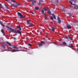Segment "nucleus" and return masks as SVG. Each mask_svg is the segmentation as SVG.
<instances>
[{
    "label": "nucleus",
    "mask_w": 78,
    "mask_h": 78,
    "mask_svg": "<svg viewBox=\"0 0 78 78\" xmlns=\"http://www.w3.org/2000/svg\"><path fill=\"white\" fill-rule=\"evenodd\" d=\"M6 27L7 28H8V29H9V30H11L12 31V32H13V33H20V30H15L14 29H13L11 28H10L8 26H6Z\"/></svg>",
    "instance_id": "f257e3e1"
},
{
    "label": "nucleus",
    "mask_w": 78,
    "mask_h": 78,
    "mask_svg": "<svg viewBox=\"0 0 78 78\" xmlns=\"http://www.w3.org/2000/svg\"><path fill=\"white\" fill-rule=\"evenodd\" d=\"M29 2H32V5H34V3H36V1L35 0H29Z\"/></svg>",
    "instance_id": "f03ea898"
},
{
    "label": "nucleus",
    "mask_w": 78,
    "mask_h": 78,
    "mask_svg": "<svg viewBox=\"0 0 78 78\" xmlns=\"http://www.w3.org/2000/svg\"><path fill=\"white\" fill-rule=\"evenodd\" d=\"M57 20H58V23H61V19L58 16L57 17Z\"/></svg>",
    "instance_id": "7ed1b4c3"
},
{
    "label": "nucleus",
    "mask_w": 78,
    "mask_h": 78,
    "mask_svg": "<svg viewBox=\"0 0 78 78\" xmlns=\"http://www.w3.org/2000/svg\"><path fill=\"white\" fill-rule=\"evenodd\" d=\"M66 27L68 29H71V28H72V27H71V26L69 25H66Z\"/></svg>",
    "instance_id": "20e7f679"
},
{
    "label": "nucleus",
    "mask_w": 78,
    "mask_h": 78,
    "mask_svg": "<svg viewBox=\"0 0 78 78\" xmlns=\"http://www.w3.org/2000/svg\"><path fill=\"white\" fill-rule=\"evenodd\" d=\"M20 17L21 18H24L25 17V16H23V15H22L21 13H20Z\"/></svg>",
    "instance_id": "39448f33"
},
{
    "label": "nucleus",
    "mask_w": 78,
    "mask_h": 78,
    "mask_svg": "<svg viewBox=\"0 0 78 78\" xmlns=\"http://www.w3.org/2000/svg\"><path fill=\"white\" fill-rule=\"evenodd\" d=\"M74 9H78V5L75 6L74 8Z\"/></svg>",
    "instance_id": "423d86ee"
},
{
    "label": "nucleus",
    "mask_w": 78,
    "mask_h": 78,
    "mask_svg": "<svg viewBox=\"0 0 78 78\" xmlns=\"http://www.w3.org/2000/svg\"><path fill=\"white\" fill-rule=\"evenodd\" d=\"M11 6L13 7H17V5H16L15 4H12Z\"/></svg>",
    "instance_id": "0eeeda50"
},
{
    "label": "nucleus",
    "mask_w": 78,
    "mask_h": 78,
    "mask_svg": "<svg viewBox=\"0 0 78 78\" xmlns=\"http://www.w3.org/2000/svg\"><path fill=\"white\" fill-rule=\"evenodd\" d=\"M11 51H12L13 52H16V51H18V50H13Z\"/></svg>",
    "instance_id": "6e6552de"
},
{
    "label": "nucleus",
    "mask_w": 78,
    "mask_h": 78,
    "mask_svg": "<svg viewBox=\"0 0 78 78\" xmlns=\"http://www.w3.org/2000/svg\"><path fill=\"white\" fill-rule=\"evenodd\" d=\"M2 44L3 47H4V46H6V44L4 43H2Z\"/></svg>",
    "instance_id": "1a4fd4ad"
},
{
    "label": "nucleus",
    "mask_w": 78,
    "mask_h": 78,
    "mask_svg": "<svg viewBox=\"0 0 78 78\" xmlns=\"http://www.w3.org/2000/svg\"><path fill=\"white\" fill-rule=\"evenodd\" d=\"M51 28L52 30L53 31H54L55 30V29H56L55 27H51Z\"/></svg>",
    "instance_id": "9d476101"
},
{
    "label": "nucleus",
    "mask_w": 78,
    "mask_h": 78,
    "mask_svg": "<svg viewBox=\"0 0 78 78\" xmlns=\"http://www.w3.org/2000/svg\"><path fill=\"white\" fill-rule=\"evenodd\" d=\"M12 48H15L16 49H17L19 48L16 47L15 46H12Z\"/></svg>",
    "instance_id": "9b49d317"
},
{
    "label": "nucleus",
    "mask_w": 78,
    "mask_h": 78,
    "mask_svg": "<svg viewBox=\"0 0 78 78\" xmlns=\"http://www.w3.org/2000/svg\"><path fill=\"white\" fill-rule=\"evenodd\" d=\"M0 23L1 25H2L3 27H5V26H4V25H3L2 22V21H0Z\"/></svg>",
    "instance_id": "f8f14e48"
},
{
    "label": "nucleus",
    "mask_w": 78,
    "mask_h": 78,
    "mask_svg": "<svg viewBox=\"0 0 78 78\" xmlns=\"http://www.w3.org/2000/svg\"><path fill=\"white\" fill-rule=\"evenodd\" d=\"M69 2L71 5H74V6L75 5V4H72V1H70Z\"/></svg>",
    "instance_id": "ddd939ff"
},
{
    "label": "nucleus",
    "mask_w": 78,
    "mask_h": 78,
    "mask_svg": "<svg viewBox=\"0 0 78 78\" xmlns=\"http://www.w3.org/2000/svg\"><path fill=\"white\" fill-rule=\"evenodd\" d=\"M1 31L2 33V34H4V30H3V29H2Z\"/></svg>",
    "instance_id": "4468645a"
},
{
    "label": "nucleus",
    "mask_w": 78,
    "mask_h": 78,
    "mask_svg": "<svg viewBox=\"0 0 78 78\" xmlns=\"http://www.w3.org/2000/svg\"><path fill=\"white\" fill-rule=\"evenodd\" d=\"M6 43H7V44H9V46H11V44L9 42H6Z\"/></svg>",
    "instance_id": "2eb2a0df"
},
{
    "label": "nucleus",
    "mask_w": 78,
    "mask_h": 78,
    "mask_svg": "<svg viewBox=\"0 0 78 78\" xmlns=\"http://www.w3.org/2000/svg\"><path fill=\"white\" fill-rule=\"evenodd\" d=\"M41 13L44 14V9H42L41 10Z\"/></svg>",
    "instance_id": "dca6fc26"
},
{
    "label": "nucleus",
    "mask_w": 78,
    "mask_h": 78,
    "mask_svg": "<svg viewBox=\"0 0 78 78\" xmlns=\"http://www.w3.org/2000/svg\"><path fill=\"white\" fill-rule=\"evenodd\" d=\"M73 23L74 24V25H76V21L75 20L74 21V22Z\"/></svg>",
    "instance_id": "f3484780"
},
{
    "label": "nucleus",
    "mask_w": 78,
    "mask_h": 78,
    "mask_svg": "<svg viewBox=\"0 0 78 78\" xmlns=\"http://www.w3.org/2000/svg\"><path fill=\"white\" fill-rule=\"evenodd\" d=\"M41 44H44V45L45 44V42L44 41H41Z\"/></svg>",
    "instance_id": "a211bd4d"
},
{
    "label": "nucleus",
    "mask_w": 78,
    "mask_h": 78,
    "mask_svg": "<svg viewBox=\"0 0 78 78\" xmlns=\"http://www.w3.org/2000/svg\"><path fill=\"white\" fill-rule=\"evenodd\" d=\"M67 47H70L71 48V47H73V45H69L67 46Z\"/></svg>",
    "instance_id": "6ab92c4d"
},
{
    "label": "nucleus",
    "mask_w": 78,
    "mask_h": 78,
    "mask_svg": "<svg viewBox=\"0 0 78 78\" xmlns=\"http://www.w3.org/2000/svg\"><path fill=\"white\" fill-rule=\"evenodd\" d=\"M39 47H41L42 46H43L42 44V43H40L39 44Z\"/></svg>",
    "instance_id": "aec40b11"
},
{
    "label": "nucleus",
    "mask_w": 78,
    "mask_h": 78,
    "mask_svg": "<svg viewBox=\"0 0 78 78\" xmlns=\"http://www.w3.org/2000/svg\"><path fill=\"white\" fill-rule=\"evenodd\" d=\"M35 9H36V10H38V9H39V7H35Z\"/></svg>",
    "instance_id": "412c9836"
},
{
    "label": "nucleus",
    "mask_w": 78,
    "mask_h": 78,
    "mask_svg": "<svg viewBox=\"0 0 78 78\" xmlns=\"http://www.w3.org/2000/svg\"><path fill=\"white\" fill-rule=\"evenodd\" d=\"M4 5H5V6L6 7V8H7V9H8L9 8V7H8V6H7V5H6V4H5Z\"/></svg>",
    "instance_id": "4be33fe9"
},
{
    "label": "nucleus",
    "mask_w": 78,
    "mask_h": 78,
    "mask_svg": "<svg viewBox=\"0 0 78 78\" xmlns=\"http://www.w3.org/2000/svg\"><path fill=\"white\" fill-rule=\"evenodd\" d=\"M67 14H69V16H72V14H71V13H67Z\"/></svg>",
    "instance_id": "5701e85b"
},
{
    "label": "nucleus",
    "mask_w": 78,
    "mask_h": 78,
    "mask_svg": "<svg viewBox=\"0 0 78 78\" xmlns=\"http://www.w3.org/2000/svg\"><path fill=\"white\" fill-rule=\"evenodd\" d=\"M68 39H69V40H70L71 41L73 40V39H72V37H69V38Z\"/></svg>",
    "instance_id": "b1692460"
},
{
    "label": "nucleus",
    "mask_w": 78,
    "mask_h": 78,
    "mask_svg": "<svg viewBox=\"0 0 78 78\" xmlns=\"http://www.w3.org/2000/svg\"><path fill=\"white\" fill-rule=\"evenodd\" d=\"M72 2H74V3H76V0H71Z\"/></svg>",
    "instance_id": "393cba45"
},
{
    "label": "nucleus",
    "mask_w": 78,
    "mask_h": 78,
    "mask_svg": "<svg viewBox=\"0 0 78 78\" xmlns=\"http://www.w3.org/2000/svg\"><path fill=\"white\" fill-rule=\"evenodd\" d=\"M27 23L28 25H29V24H30V21L29 20L27 21Z\"/></svg>",
    "instance_id": "a878e982"
},
{
    "label": "nucleus",
    "mask_w": 78,
    "mask_h": 78,
    "mask_svg": "<svg viewBox=\"0 0 78 78\" xmlns=\"http://www.w3.org/2000/svg\"><path fill=\"white\" fill-rule=\"evenodd\" d=\"M43 10L44 9V11H47V10H46V8L45 7H43Z\"/></svg>",
    "instance_id": "bb28decb"
},
{
    "label": "nucleus",
    "mask_w": 78,
    "mask_h": 78,
    "mask_svg": "<svg viewBox=\"0 0 78 78\" xmlns=\"http://www.w3.org/2000/svg\"><path fill=\"white\" fill-rule=\"evenodd\" d=\"M62 44H63V45H66V44H66V43L65 42H63L62 43Z\"/></svg>",
    "instance_id": "cd10ccee"
},
{
    "label": "nucleus",
    "mask_w": 78,
    "mask_h": 78,
    "mask_svg": "<svg viewBox=\"0 0 78 78\" xmlns=\"http://www.w3.org/2000/svg\"><path fill=\"white\" fill-rule=\"evenodd\" d=\"M48 14H51V12L49 10L48 11Z\"/></svg>",
    "instance_id": "c85d7f7f"
},
{
    "label": "nucleus",
    "mask_w": 78,
    "mask_h": 78,
    "mask_svg": "<svg viewBox=\"0 0 78 78\" xmlns=\"http://www.w3.org/2000/svg\"><path fill=\"white\" fill-rule=\"evenodd\" d=\"M11 2H13L14 3H16V1L14 0H11Z\"/></svg>",
    "instance_id": "c756f323"
},
{
    "label": "nucleus",
    "mask_w": 78,
    "mask_h": 78,
    "mask_svg": "<svg viewBox=\"0 0 78 78\" xmlns=\"http://www.w3.org/2000/svg\"><path fill=\"white\" fill-rule=\"evenodd\" d=\"M0 8H3V6H2V5L1 4L0 5Z\"/></svg>",
    "instance_id": "7c9ffc66"
},
{
    "label": "nucleus",
    "mask_w": 78,
    "mask_h": 78,
    "mask_svg": "<svg viewBox=\"0 0 78 78\" xmlns=\"http://www.w3.org/2000/svg\"><path fill=\"white\" fill-rule=\"evenodd\" d=\"M39 2H43V0H39Z\"/></svg>",
    "instance_id": "2f4dec72"
},
{
    "label": "nucleus",
    "mask_w": 78,
    "mask_h": 78,
    "mask_svg": "<svg viewBox=\"0 0 78 78\" xmlns=\"http://www.w3.org/2000/svg\"><path fill=\"white\" fill-rule=\"evenodd\" d=\"M27 45H29V46H31L32 44L30 43H28L27 44Z\"/></svg>",
    "instance_id": "473e14b6"
},
{
    "label": "nucleus",
    "mask_w": 78,
    "mask_h": 78,
    "mask_svg": "<svg viewBox=\"0 0 78 78\" xmlns=\"http://www.w3.org/2000/svg\"><path fill=\"white\" fill-rule=\"evenodd\" d=\"M44 19L45 20H46V19H47V15H45V16Z\"/></svg>",
    "instance_id": "72a5a7b5"
},
{
    "label": "nucleus",
    "mask_w": 78,
    "mask_h": 78,
    "mask_svg": "<svg viewBox=\"0 0 78 78\" xmlns=\"http://www.w3.org/2000/svg\"><path fill=\"white\" fill-rule=\"evenodd\" d=\"M13 39H14V40H16V37H13Z\"/></svg>",
    "instance_id": "f704fd0d"
},
{
    "label": "nucleus",
    "mask_w": 78,
    "mask_h": 78,
    "mask_svg": "<svg viewBox=\"0 0 78 78\" xmlns=\"http://www.w3.org/2000/svg\"><path fill=\"white\" fill-rule=\"evenodd\" d=\"M62 11H63V12H65V9H62Z\"/></svg>",
    "instance_id": "c9c22d12"
},
{
    "label": "nucleus",
    "mask_w": 78,
    "mask_h": 78,
    "mask_svg": "<svg viewBox=\"0 0 78 78\" xmlns=\"http://www.w3.org/2000/svg\"><path fill=\"white\" fill-rule=\"evenodd\" d=\"M17 15H18V16H20V12H18Z\"/></svg>",
    "instance_id": "e433bc0d"
},
{
    "label": "nucleus",
    "mask_w": 78,
    "mask_h": 78,
    "mask_svg": "<svg viewBox=\"0 0 78 78\" xmlns=\"http://www.w3.org/2000/svg\"><path fill=\"white\" fill-rule=\"evenodd\" d=\"M51 20H53V17L51 16V17L50 18Z\"/></svg>",
    "instance_id": "4c0bfd02"
},
{
    "label": "nucleus",
    "mask_w": 78,
    "mask_h": 78,
    "mask_svg": "<svg viewBox=\"0 0 78 78\" xmlns=\"http://www.w3.org/2000/svg\"><path fill=\"white\" fill-rule=\"evenodd\" d=\"M17 28H20V26H18L16 27Z\"/></svg>",
    "instance_id": "58836bf2"
},
{
    "label": "nucleus",
    "mask_w": 78,
    "mask_h": 78,
    "mask_svg": "<svg viewBox=\"0 0 78 78\" xmlns=\"http://www.w3.org/2000/svg\"><path fill=\"white\" fill-rule=\"evenodd\" d=\"M66 37L67 39L69 40V37H68L66 36Z\"/></svg>",
    "instance_id": "ea45409f"
},
{
    "label": "nucleus",
    "mask_w": 78,
    "mask_h": 78,
    "mask_svg": "<svg viewBox=\"0 0 78 78\" xmlns=\"http://www.w3.org/2000/svg\"><path fill=\"white\" fill-rule=\"evenodd\" d=\"M51 15L53 16V17H54L55 16V14H53Z\"/></svg>",
    "instance_id": "a19ab883"
},
{
    "label": "nucleus",
    "mask_w": 78,
    "mask_h": 78,
    "mask_svg": "<svg viewBox=\"0 0 78 78\" xmlns=\"http://www.w3.org/2000/svg\"><path fill=\"white\" fill-rule=\"evenodd\" d=\"M30 12L32 14H34V13L33 12H32V11Z\"/></svg>",
    "instance_id": "79ce46f5"
},
{
    "label": "nucleus",
    "mask_w": 78,
    "mask_h": 78,
    "mask_svg": "<svg viewBox=\"0 0 78 78\" xmlns=\"http://www.w3.org/2000/svg\"><path fill=\"white\" fill-rule=\"evenodd\" d=\"M46 11L47 10H48V7H46Z\"/></svg>",
    "instance_id": "37998d69"
},
{
    "label": "nucleus",
    "mask_w": 78,
    "mask_h": 78,
    "mask_svg": "<svg viewBox=\"0 0 78 78\" xmlns=\"http://www.w3.org/2000/svg\"><path fill=\"white\" fill-rule=\"evenodd\" d=\"M41 2H39V4H38L39 5H41Z\"/></svg>",
    "instance_id": "c03bdc74"
},
{
    "label": "nucleus",
    "mask_w": 78,
    "mask_h": 78,
    "mask_svg": "<svg viewBox=\"0 0 78 78\" xmlns=\"http://www.w3.org/2000/svg\"><path fill=\"white\" fill-rule=\"evenodd\" d=\"M43 14L44 15V16H46V14H45V13H43Z\"/></svg>",
    "instance_id": "a18cd8bd"
},
{
    "label": "nucleus",
    "mask_w": 78,
    "mask_h": 78,
    "mask_svg": "<svg viewBox=\"0 0 78 78\" xmlns=\"http://www.w3.org/2000/svg\"><path fill=\"white\" fill-rule=\"evenodd\" d=\"M54 19H56V17H55V16H54L53 17Z\"/></svg>",
    "instance_id": "49530a36"
},
{
    "label": "nucleus",
    "mask_w": 78,
    "mask_h": 78,
    "mask_svg": "<svg viewBox=\"0 0 78 78\" xmlns=\"http://www.w3.org/2000/svg\"><path fill=\"white\" fill-rule=\"evenodd\" d=\"M30 25H32V26L33 25L31 23H30Z\"/></svg>",
    "instance_id": "de8ad7c7"
},
{
    "label": "nucleus",
    "mask_w": 78,
    "mask_h": 78,
    "mask_svg": "<svg viewBox=\"0 0 78 78\" xmlns=\"http://www.w3.org/2000/svg\"><path fill=\"white\" fill-rule=\"evenodd\" d=\"M20 34H22V32L21 31H20Z\"/></svg>",
    "instance_id": "09e8293b"
},
{
    "label": "nucleus",
    "mask_w": 78,
    "mask_h": 78,
    "mask_svg": "<svg viewBox=\"0 0 78 78\" xmlns=\"http://www.w3.org/2000/svg\"><path fill=\"white\" fill-rule=\"evenodd\" d=\"M11 27H12V28H14V27H13L12 25H11Z\"/></svg>",
    "instance_id": "8fccbe9b"
},
{
    "label": "nucleus",
    "mask_w": 78,
    "mask_h": 78,
    "mask_svg": "<svg viewBox=\"0 0 78 78\" xmlns=\"http://www.w3.org/2000/svg\"><path fill=\"white\" fill-rule=\"evenodd\" d=\"M58 0H57L56 2H57V3H58Z\"/></svg>",
    "instance_id": "3c124183"
},
{
    "label": "nucleus",
    "mask_w": 78,
    "mask_h": 78,
    "mask_svg": "<svg viewBox=\"0 0 78 78\" xmlns=\"http://www.w3.org/2000/svg\"><path fill=\"white\" fill-rule=\"evenodd\" d=\"M9 48H10V49H12V48L11 47H9Z\"/></svg>",
    "instance_id": "603ef678"
},
{
    "label": "nucleus",
    "mask_w": 78,
    "mask_h": 78,
    "mask_svg": "<svg viewBox=\"0 0 78 78\" xmlns=\"http://www.w3.org/2000/svg\"><path fill=\"white\" fill-rule=\"evenodd\" d=\"M54 44H56V43L54 42Z\"/></svg>",
    "instance_id": "864d4df0"
},
{
    "label": "nucleus",
    "mask_w": 78,
    "mask_h": 78,
    "mask_svg": "<svg viewBox=\"0 0 78 78\" xmlns=\"http://www.w3.org/2000/svg\"><path fill=\"white\" fill-rule=\"evenodd\" d=\"M51 23H53V22L52 21H51Z\"/></svg>",
    "instance_id": "5fc2aeb1"
},
{
    "label": "nucleus",
    "mask_w": 78,
    "mask_h": 78,
    "mask_svg": "<svg viewBox=\"0 0 78 78\" xmlns=\"http://www.w3.org/2000/svg\"><path fill=\"white\" fill-rule=\"evenodd\" d=\"M22 30V29H21V28L20 27V30Z\"/></svg>",
    "instance_id": "6e6d98bb"
},
{
    "label": "nucleus",
    "mask_w": 78,
    "mask_h": 78,
    "mask_svg": "<svg viewBox=\"0 0 78 78\" xmlns=\"http://www.w3.org/2000/svg\"><path fill=\"white\" fill-rule=\"evenodd\" d=\"M7 47H8L7 48L8 49H9V48H8V47L7 46Z\"/></svg>",
    "instance_id": "4d7b16f0"
},
{
    "label": "nucleus",
    "mask_w": 78,
    "mask_h": 78,
    "mask_svg": "<svg viewBox=\"0 0 78 78\" xmlns=\"http://www.w3.org/2000/svg\"><path fill=\"white\" fill-rule=\"evenodd\" d=\"M26 39H27V40H28V39L27 38H26Z\"/></svg>",
    "instance_id": "13d9d810"
},
{
    "label": "nucleus",
    "mask_w": 78,
    "mask_h": 78,
    "mask_svg": "<svg viewBox=\"0 0 78 78\" xmlns=\"http://www.w3.org/2000/svg\"><path fill=\"white\" fill-rule=\"evenodd\" d=\"M6 0V1H8V0Z\"/></svg>",
    "instance_id": "bf43d9fd"
},
{
    "label": "nucleus",
    "mask_w": 78,
    "mask_h": 78,
    "mask_svg": "<svg viewBox=\"0 0 78 78\" xmlns=\"http://www.w3.org/2000/svg\"><path fill=\"white\" fill-rule=\"evenodd\" d=\"M49 45V44H48L47 45Z\"/></svg>",
    "instance_id": "052dcab7"
},
{
    "label": "nucleus",
    "mask_w": 78,
    "mask_h": 78,
    "mask_svg": "<svg viewBox=\"0 0 78 78\" xmlns=\"http://www.w3.org/2000/svg\"><path fill=\"white\" fill-rule=\"evenodd\" d=\"M41 25V27H42V25Z\"/></svg>",
    "instance_id": "680f3d73"
},
{
    "label": "nucleus",
    "mask_w": 78,
    "mask_h": 78,
    "mask_svg": "<svg viewBox=\"0 0 78 78\" xmlns=\"http://www.w3.org/2000/svg\"><path fill=\"white\" fill-rule=\"evenodd\" d=\"M1 4L0 3V5H1Z\"/></svg>",
    "instance_id": "e2e57ef3"
}]
</instances>
